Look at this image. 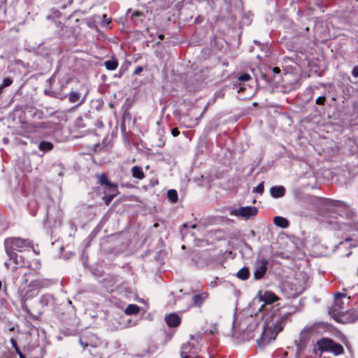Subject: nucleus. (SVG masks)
<instances>
[{
	"instance_id": "nucleus-1",
	"label": "nucleus",
	"mask_w": 358,
	"mask_h": 358,
	"mask_svg": "<svg viewBox=\"0 0 358 358\" xmlns=\"http://www.w3.org/2000/svg\"><path fill=\"white\" fill-rule=\"evenodd\" d=\"M7 255L15 264L19 265L12 269L13 279L17 280L20 276H22V282L24 284H27L29 279L27 276L34 275L36 273L35 271H25V268H29L31 266L30 263L29 262H25L24 257L19 255L17 253H10Z\"/></svg>"
},
{
	"instance_id": "nucleus-2",
	"label": "nucleus",
	"mask_w": 358,
	"mask_h": 358,
	"mask_svg": "<svg viewBox=\"0 0 358 358\" xmlns=\"http://www.w3.org/2000/svg\"><path fill=\"white\" fill-rule=\"evenodd\" d=\"M315 347L320 352H331L334 356L342 355L345 353L344 348L341 344L327 337L317 340Z\"/></svg>"
},
{
	"instance_id": "nucleus-3",
	"label": "nucleus",
	"mask_w": 358,
	"mask_h": 358,
	"mask_svg": "<svg viewBox=\"0 0 358 358\" xmlns=\"http://www.w3.org/2000/svg\"><path fill=\"white\" fill-rule=\"evenodd\" d=\"M5 250L7 255L15 253L14 251L22 252L32 248V242L29 239L17 237L8 238L4 241Z\"/></svg>"
},
{
	"instance_id": "nucleus-4",
	"label": "nucleus",
	"mask_w": 358,
	"mask_h": 358,
	"mask_svg": "<svg viewBox=\"0 0 358 358\" xmlns=\"http://www.w3.org/2000/svg\"><path fill=\"white\" fill-rule=\"evenodd\" d=\"M350 297H348L346 294L336 293L334 297V304L331 307V311L334 315H340L348 311V306L350 303Z\"/></svg>"
},
{
	"instance_id": "nucleus-5",
	"label": "nucleus",
	"mask_w": 358,
	"mask_h": 358,
	"mask_svg": "<svg viewBox=\"0 0 358 358\" xmlns=\"http://www.w3.org/2000/svg\"><path fill=\"white\" fill-rule=\"evenodd\" d=\"M200 349L194 343L187 342L183 343L180 348V355L183 357H199Z\"/></svg>"
},
{
	"instance_id": "nucleus-6",
	"label": "nucleus",
	"mask_w": 358,
	"mask_h": 358,
	"mask_svg": "<svg viewBox=\"0 0 358 358\" xmlns=\"http://www.w3.org/2000/svg\"><path fill=\"white\" fill-rule=\"evenodd\" d=\"M268 264L269 262L266 258L259 259L256 262L253 272L255 280H259L264 277L268 270Z\"/></svg>"
},
{
	"instance_id": "nucleus-7",
	"label": "nucleus",
	"mask_w": 358,
	"mask_h": 358,
	"mask_svg": "<svg viewBox=\"0 0 358 358\" xmlns=\"http://www.w3.org/2000/svg\"><path fill=\"white\" fill-rule=\"evenodd\" d=\"M79 343L85 349L87 347L96 348L97 346L98 338L92 333L83 334L79 338Z\"/></svg>"
},
{
	"instance_id": "nucleus-8",
	"label": "nucleus",
	"mask_w": 358,
	"mask_h": 358,
	"mask_svg": "<svg viewBox=\"0 0 358 358\" xmlns=\"http://www.w3.org/2000/svg\"><path fill=\"white\" fill-rule=\"evenodd\" d=\"M95 178L98 180V182L101 186H105L103 189V193H107L108 189L117 187V185L116 183H112L109 181L108 174L106 172H103L101 173H96Z\"/></svg>"
},
{
	"instance_id": "nucleus-9",
	"label": "nucleus",
	"mask_w": 358,
	"mask_h": 358,
	"mask_svg": "<svg viewBox=\"0 0 358 358\" xmlns=\"http://www.w3.org/2000/svg\"><path fill=\"white\" fill-rule=\"evenodd\" d=\"M19 292L21 299L23 301H27V300L36 296L38 294V291L35 290L32 287H29V285L27 286V288L20 287Z\"/></svg>"
},
{
	"instance_id": "nucleus-10",
	"label": "nucleus",
	"mask_w": 358,
	"mask_h": 358,
	"mask_svg": "<svg viewBox=\"0 0 358 358\" xmlns=\"http://www.w3.org/2000/svg\"><path fill=\"white\" fill-rule=\"evenodd\" d=\"M50 280L45 278H37L32 280L29 283V287H32L36 291H39V289L48 287L50 285Z\"/></svg>"
},
{
	"instance_id": "nucleus-11",
	"label": "nucleus",
	"mask_w": 358,
	"mask_h": 358,
	"mask_svg": "<svg viewBox=\"0 0 358 358\" xmlns=\"http://www.w3.org/2000/svg\"><path fill=\"white\" fill-rule=\"evenodd\" d=\"M258 213V209L255 206H245L239 208L238 215L245 219L252 216H255Z\"/></svg>"
},
{
	"instance_id": "nucleus-12",
	"label": "nucleus",
	"mask_w": 358,
	"mask_h": 358,
	"mask_svg": "<svg viewBox=\"0 0 358 358\" xmlns=\"http://www.w3.org/2000/svg\"><path fill=\"white\" fill-rule=\"evenodd\" d=\"M166 324L171 328L178 327L181 323V318L176 313H170L166 315Z\"/></svg>"
},
{
	"instance_id": "nucleus-13",
	"label": "nucleus",
	"mask_w": 358,
	"mask_h": 358,
	"mask_svg": "<svg viewBox=\"0 0 358 358\" xmlns=\"http://www.w3.org/2000/svg\"><path fill=\"white\" fill-rule=\"evenodd\" d=\"M259 299L266 304H272L280 299L271 291H266L259 297Z\"/></svg>"
},
{
	"instance_id": "nucleus-14",
	"label": "nucleus",
	"mask_w": 358,
	"mask_h": 358,
	"mask_svg": "<svg viewBox=\"0 0 358 358\" xmlns=\"http://www.w3.org/2000/svg\"><path fill=\"white\" fill-rule=\"evenodd\" d=\"M209 294L207 292H203L192 296V303L196 307H201L203 302L208 298Z\"/></svg>"
},
{
	"instance_id": "nucleus-15",
	"label": "nucleus",
	"mask_w": 358,
	"mask_h": 358,
	"mask_svg": "<svg viewBox=\"0 0 358 358\" xmlns=\"http://www.w3.org/2000/svg\"><path fill=\"white\" fill-rule=\"evenodd\" d=\"M113 192L112 193H103L104 196H103L102 199L104 201L105 204L106 206H108L112 200L119 194L120 192L118 191L117 187L111 188Z\"/></svg>"
},
{
	"instance_id": "nucleus-16",
	"label": "nucleus",
	"mask_w": 358,
	"mask_h": 358,
	"mask_svg": "<svg viewBox=\"0 0 358 358\" xmlns=\"http://www.w3.org/2000/svg\"><path fill=\"white\" fill-rule=\"evenodd\" d=\"M118 61L117 59L113 57L110 59L106 60L104 62V66L107 70L114 71L118 67Z\"/></svg>"
},
{
	"instance_id": "nucleus-17",
	"label": "nucleus",
	"mask_w": 358,
	"mask_h": 358,
	"mask_svg": "<svg viewBox=\"0 0 358 358\" xmlns=\"http://www.w3.org/2000/svg\"><path fill=\"white\" fill-rule=\"evenodd\" d=\"M285 189L282 186H275L271 188V194L274 198H279L284 196Z\"/></svg>"
},
{
	"instance_id": "nucleus-18",
	"label": "nucleus",
	"mask_w": 358,
	"mask_h": 358,
	"mask_svg": "<svg viewBox=\"0 0 358 358\" xmlns=\"http://www.w3.org/2000/svg\"><path fill=\"white\" fill-rule=\"evenodd\" d=\"M132 176L138 180H143L145 178V174L142 168L138 166H134L131 169Z\"/></svg>"
},
{
	"instance_id": "nucleus-19",
	"label": "nucleus",
	"mask_w": 358,
	"mask_h": 358,
	"mask_svg": "<svg viewBox=\"0 0 358 358\" xmlns=\"http://www.w3.org/2000/svg\"><path fill=\"white\" fill-rule=\"evenodd\" d=\"M274 224L281 228H287L289 226V221L280 216H276L273 219Z\"/></svg>"
},
{
	"instance_id": "nucleus-20",
	"label": "nucleus",
	"mask_w": 358,
	"mask_h": 358,
	"mask_svg": "<svg viewBox=\"0 0 358 358\" xmlns=\"http://www.w3.org/2000/svg\"><path fill=\"white\" fill-rule=\"evenodd\" d=\"M236 277L242 280H248L250 277V271L248 267H243L236 273Z\"/></svg>"
},
{
	"instance_id": "nucleus-21",
	"label": "nucleus",
	"mask_w": 358,
	"mask_h": 358,
	"mask_svg": "<svg viewBox=\"0 0 358 358\" xmlns=\"http://www.w3.org/2000/svg\"><path fill=\"white\" fill-rule=\"evenodd\" d=\"M140 312V307L136 304H129L125 309L124 313L127 315H136Z\"/></svg>"
},
{
	"instance_id": "nucleus-22",
	"label": "nucleus",
	"mask_w": 358,
	"mask_h": 358,
	"mask_svg": "<svg viewBox=\"0 0 358 358\" xmlns=\"http://www.w3.org/2000/svg\"><path fill=\"white\" fill-rule=\"evenodd\" d=\"M38 148L42 151H50L53 149V144L48 141H41L39 143Z\"/></svg>"
},
{
	"instance_id": "nucleus-23",
	"label": "nucleus",
	"mask_w": 358,
	"mask_h": 358,
	"mask_svg": "<svg viewBox=\"0 0 358 358\" xmlns=\"http://www.w3.org/2000/svg\"><path fill=\"white\" fill-rule=\"evenodd\" d=\"M167 196L169 201H171L173 203H176L178 199V192L176 189H169L167 192Z\"/></svg>"
},
{
	"instance_id": "nucleus-24",
	"label": "nucleus",
	"mask_w": 358,
	"mask_h": 358,
	"mask_svg": "<svg viewBox=\"0 0 358 358\" xmlns=\"http://www.w3.org/2000/svg\"><path fill=\"white\" fill-rule=\"evenodd\" d=\"M52 297L49 294H43L40 298V303L43 306H48L52 301Z\"/></svg>"
},
{
	"instance_id": "nucleus-25",
	"label": "nucleus",
	"mask_w": 358,
	"mask_h": 358,
	"mask_svg": "<svg viewBox=\"0 0 358 358\" xmlns=\"http://www.w3.org/2000/svg\"><path fill=\"white\" fill-rule=\"evenodd\" d=\"M10 343L12 347L15 349L16 353L19 355L20 358H27L18 348L17 341L14 338H10Z\"/></svg>"
},
{
	"instance_id": "nucleus-26",
	"label": "nucleus",
	"mask_w": 358,
	"mask_h": 358,
	"mask_svg": "<svg viewBox=\"0 0 358 358\" xmlns=\"http://www.w3.org/2000/svg\"><path fill=\"white\" fill-rule=\"evenodd\" d=\"M80 97V94L77 92H75V91H71L69 94V101L71 103H75V102L78 101L79 100Z\"/></svg>"
},
{
	"instance_id": "nucleus-27",
	"label": "nucleus",
	"mask_w": 358,
	"mask_h": 358,
	"mask_svg": "<svg viewBox=\"0 0 358 358\" xmlns=\"http://www.w3.org/2000/svg\"><path fill=\"white\" fill-rule=\"evenodd\" d=\"M13 83V80L10 78H5L3 81H2V83L1 85H0V92L5 88V87H7L10 85H11Z\"/></svg>"
},
{
	"instance_id": "nucleus-28",
	"label": "nucleus",
	"mask_w": 358,
	"mask_h": 358,
	"mask_svg": "<svg viewBox=\"0 0 358 358\" xmlns=\"http://www.w3.org/2000/svg\"><path fill=\"white\" fill-rule=\"evenodd\" d=\"M265 334H266V331H264L262 333L260 338L259 340H257V341L259 342V345L261 344V345H264L268 344L270 342V339L266 338Z\"/></svg>"
},
{
	"instance_id": "nucleus-29",
	"label": "nucleus",
	"mask_w": 358,
	"mask_h": 358,
	"mask_svg": "<svg viewBox=\"0 0 358 358\" xmlns=\"http://www.w3.org/2000/svg\"><path fill=\"white\" fill-rule=\"evenodd\" d=\"M250 79H251V76L248 73H243L238 77V80L241 81V82L248 81Z\"/></svg>"
},
{
	"instance_id": "nucleus-30",
	"label": "nucleus",
	"mask_w": 358,
	"mask_h": 358,
	"mask_svg": "<svg viewBox=\"0 0 358 358\" xmlns=\"http://www.w3.org/2000/svg\"><path fill=\"white\" fill-rule=\"evenodd\" d=\"M264 190V182L259 183L254 189L253 192L262 194Z\"/></svg>"
},
{
	"instance_id": "nucleus-31",
	"label": "nucleus",
	"mask_w": 358,
	"mask_h": 358,
	"mask_svg": "<svg viewBox=\"0 0 358 358\" xmlns=\"http://www.w3.org/2000/svg\"><path fill=\"white\" fill-rule=\"evenodd\" d=\"M326 101V97L324 96H319L316 99V103L318 105H324Z\"/></svg>"
},
{
	"instance_id": "nucleus-32",
	"label": "nucleus",
	"mask_w": 358,
	"mask_h": 358,
	"mask_svg": "<svg viewBox=\"0 0 358 358\" xmlns=\"http://www.w3.org/2000/svg\"><path fill=\"white\" fill-rule=\"evenodd\" d=\"M352 75L355 77V78H357L358 77V65L357 66H355L352 70Z\"/></svg>"
},
{
	"instance_id": "nucleus-33",
	"label": "nucleus",
	"mask_w": 358,
	"mask_h": 358,
	"mask_svg": "<svg viewBox=\"0 0 358 358\" xmlns=\"http://www.w3.org/2000/svg\"><path fill=\"white\" fill-rule=\"evenodd\" d=\"M143 67H142V66H137V67L135 69V70H134V73H133V75H139V74H141V73L143 71Z\"/></svg>"
},
{
	"instance_id": "nucleus-34",
	"label": "nucleus",
	"mask_w": 358,
	"mask_h": 358,
	"mask_svg": "<svg viewBox=\"0 0 358 358\" xmlns=\"http://www.w3.org/2000/svg\"><path fill=\"white\" fill-rule=\"evenodd\" d=\"M171 134L173 137H176L180 134V131L178 128H173L171 129Z\"/></svg>"
},
{
	"instance_id": "nucleus-35",
	"label": "nucleus",
	"mask_w": 358,
	"mask_h": 358,
	"mask_svg": "<svg viewBox=\"0 0 358 358\" xmlns=\"http://www.w3.org/2000/svg\"><path fill=\"white\" fill-rule=\"evenodd\" d=\"M271 70L273 74H279L280 73V69L278 66H275L272 68Z\"/></svg>"
},
{
	"instance_id": "nucleus-36",
	"label": "nucleus",
	"mask_w": 358,
	"mask_h": 358,
	"mask_svg": "<svg viewBox=\"0 0 358 358\" xmlns=\"http://www.w3.org/2000/svg\"><path fill=\"white\" fill-rule=\"evenodd\" d=\"M262 79H264V80H266L267 82H271L270 79L268 78V76L266 75V73H262Z\"/></svg>"
},
{
	"instance_id": "nucleus-37",
	"label": "nucleus",
	"mask_w": 358,
	"mask_h": 358,
	"mask_svg": "<svg viewBox=\"0 0 358 358\" xmlns=\"http://www.w3.org/2000/svg\"><path fill=\"white\" fill-rule=\"evenodd\" d=\"M133 15H135V16H141V13L140 11H135L134 13H133Z\"/></svg>"
},
{
	"instance_id": "nucleus-38",
	"label": "nucleus",
	"mask_w": 358,
	"mask_h": 358,
	"mask_svg": "<svg viewBox=\"0 0 358 358\" xmlns=\"http://www.w3.org/2000/svg\"><path fill=\"white\" fill-rule=\"evenodd\" d=\"M158 38L160 40H163L164 38V34H160L158 35Z\"/></svg>"
},
{
	"instance_id": "nucleus-39",
	"label": "nucleus",
	"mask_w": 358,
	"mask_h": 358,
	"mask_svg": "<svg viewBox=\"0 0 358 358\" xmlns=\"http://www.w3.org/2000/svg\"><path fill=\"white\" fill-rule=\"evenodd\" d=\"M4 265L6 266V268H9V264H8L7 262H6Z\"/></svg>"
},
{
	"instance_id": "nucleus-40",
	"label": "nucleus",
	"mask_w": 358,
	"mask_h": 358,
	"mask_svg": "<svg viewBox=\"0 0 358 358\" xmlns=\"http://www.w3.org/2000/svg\"><path fill=\"white\" fill-rule=\"evenodd\" d=\"M285 317H286V315H284V316H282V317L280 319V321H281V320H285Z\"/></svg>"
},
{
	"instance_id": "nucleus-41",
	"label": "nucleus",
	"mask_w": 358,
	"mask_h": 358,
	"mask_svg": "<svg viewBox=\"0 0 358 358\" xmlns=\"http://www.w3.org/2000/svg\"><path fill=\"white\" fill-rule=\"evenodd\" d=\"M1 288H2V282H1V281L0 280V290L1 289Z\"/></svg>"
},
{
	"instance_id": "nucleus-42",
	"label": "nucleus",
	"mask_w": 358,
	"mask_h": 358,
	"mask_svg": "<svg viewBox=\"0 0 358 358\" xmlns=\"http://www.w3.org/2000/svg\"><path fill=\"white\" fill-rule=\"evenodd\" d=\"M112 192H113L112 189H108V193H112Z\"/></svg>"
},
{
	"instance_id": "nucleus-43",
	"label": "nucleus",
	"mask_w": 358,
	"mask_h": 358,
	"mask_svg": "<svg viewBox=\"0 0 358 358\" xmlns=\"http://www.w3.org/2000/svg\"><path fill=\"white\" fill-rule=\"evenodd\" d=\"M125 186L128 187H131V185H126Z\"/></svg>"
},
{
	"instance_id": "nucleus-44",
	"label": "nucleus",
	"mask_w": 358,
	"mask_h": 358,
	"mask_svg": "<svg viewBox=\"0 0 358 358\" xmlns=\"http://www.w3.org/2000/svg\"><path fill=\"white\" fill-rule=\"evenodd\" d=\"M38 268H39V267H40V265H41L39 262H38Z\"/></svg>"
}]
</instances>
